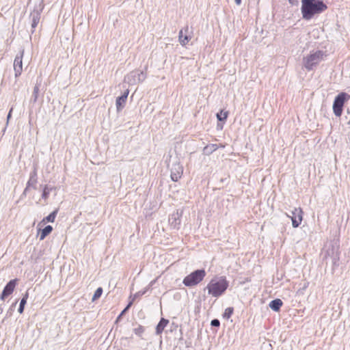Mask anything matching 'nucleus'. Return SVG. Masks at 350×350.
<instances>
[{
    "label": "nucleus",
    "mask_w": 350,
    "mask_h": 350,
    "mask_svg": "<svg viewBox=\"0 0 350 350\" xmlns=\"http://www.w3.org/2000/svg\"><path fill=\"white\" fill-rule=\"evenodd\" d=\"M228 111H224L223 110L220 111V112L217 113V118L219 120H226L228 118Z\"/></svg>",
    "instance_id": "nucleus-19"
},
{
    "label": "nucleus",
    "mask_w": 350,
    "mask_h": 350,
    "mask_svg": "<svg viewBox=\"0 0 350 350\" xmlns=\"http://www.w3.org/2000/svg\"><path fill=\"white\" fill-rule=\"evenodd\" d=\"M183 175V169L180 166L178 165L171 172V178L173 181H178Z\"/></svg>",
    "instance_id": "nucleus-10"
},
{
    "label": "nucleus",
    "mask_w": 350,
    "mask_h": 350,
    "mask_svg": "<svg viewBox=\"0 0 350 350\" xmlns=\"http://www.w3.org/2000/svg\"><path fill=\"white\" fill-rule=\"evenodd\" d=\"M39 21H40L39 14H37L36 16H33V20H32V24H31V26L33 28H35L38 25Z\"/></svg>",
    "instance_id": "nucleus-22"
},
{
    "label": "nucleus",
    "mask_w": 350,
    "mask_h": 350,
    "mask_svg": "<svg viewBox=\"0 0 350 350\" xmlns=\"http://www.w3.org/2000/svg\"><path fill=\"white\" fill-rule=\"evenodd\" d=\"M191 32L189 31V27L186 26L184 29H180L178 33V41L183 46H185L191 39Z\"/></svg>",
    "instance_id": "nucleus-7"
},
{
    "label": "nucleus",
    "mask_w": 350,
    "mask_h": 350,
    "mask_svg": "<svg viewBox=\"0 0 350 350\" xmlns=\"http://www.w3.org/2000/svg\"><path fill=\"white\" fill-rule=\"evenodd\" d=\"M349 96L345 92L340 93L336 98L333 104V111L334 114L340 117L343 111V107L346 100Z\"/></svg>",
    "instance_id": "nucleus-5"
},
{
    "label": "nucleus",
    "mask_w": 350,
    "mask_h": 350,
    "mask_svg": "<svg viewBox=\"0 0 350 350\" xmlns=\"http://www.w3.org/2000/svg\"><path fill=\"white\" fill-rule=\"evenodd\" d=\"M292 215H288L291 217L292 221V225L294 228H297L301 224L303 220L304 212L301 208H295L291 212Z\"/></svg>",
    "instance_id": "nucleus-6"
},
{
    "label": "nucleus",
    "mask_w": 350,
    "mask_h": 350,
    "mask_svg": "<svg viewBox=\"0 0 350 350\" xmlns=\"http://www.w3.org/2000/svg\"><path fill=\"white\" fill-rule=\"evenodd\" d=\"M282 304L283 303L281 299H275L270 302L269 306L272 310L275 311H278L280 309Z\"/></svg>",
    "instance_id": "nucleus-13"
},
{
    "label": "nucleus",
    "mask_w": 350,
    "mask_h": 350,
    "mask_svg": "<svg viewBox=\"0 0 350 350\" xmlns=\"http://www.w3.org/2000/svg\"><path fill=\"white\" fill-rule=\"evenodd\" d=\"M24 51H23L20 55H16L14 61V70L15 77H19L23 71V58Z\"/></svg>",
    "instance_id": "nucleus-9"
},
{
    "label": "nucleus",
    "mask_w": 350,
    "mask_h": 350,
    "mask_svg": "<svg viewBox=\"0 0 350 350\" xmlns=\"http://www.w3.org/2000/svg\"><path fill=\"white\" fill-rule=\"evenodd\" d=\"M12 111V109H11L10 111H9V113H8V119H9L11 117Z\"/></svg>",
    "instance_id": "nucleus-27"
},
{
    "label": "nucleus",
    "mask_w": 350,
    "mask_h": 350,
    "mask_svg": "<svg viewBox=\"0 0 350 350\" xmlns=\"http://www.w3.org/2000/svg\"><path fill=\"white\" fill-rule=\"evenodd\" d=\"M326 56L325 53L322 51H317L314 53H310L304 58V64L305 68L310 70L313 67L318 65Z\"/></svg>",
    "instance_id": "nucleus-3"
},
{
    "label": "nucleus",
    "mask_w": 350,
    "mask_h": 350,
    "mask_svg": "<svg viewBox=\"0 0 350 350\" xmlns=\"http://www.w3.org/2000/svg\"><path fill=\"white\" fill-rule=\"evenodd\" d=\"M133 301H134V299H132V300L129 303L127 306L122 311L120 316L123 315L130 308V307L132 306V304L133 303Z\"/></svg>",
    "instance_id": "nucleus-24"
},
{
    "label": "nucleus",
    "mask_w": 350,
    "mask_h": 350,
    "mask_svg": "<svg viewBox=\"0 0 350 350\" xmlns=\"http://www.w3.org/2000/svg\"><path fill=\"white\" fill-rule=\"evenodd\" d=\"M129 93V90H126L124 92V93L123 94V95H122L121 96L118 97L116 99V107H117L118 110H120V100H122V103H125L126 101Z\"/></svg>",
    "instance_id": "nucleus-15"
},
{
    "label": "nucleus",
    "mask_w": 350,
    "mask_h": 350,
    "mask_svg": "<svg viewBox=\"0 0 350 350\" xmlns=\"http://www.w3.org/2000/svg\"><path fill=\"white\" fill-rule=\"evenodd\" d=\"M103 293V288L101 287L98 288L92 297V301H94L100 297Z\"/></svg>",
    "instance_id": "nucleus-20"
},
{
    "label": "nucleus",
    "mask_w": 350,
    "mask_h": 350,
    "mask_svg": "<svg viewBox=\"0 0 350 350\" xmlns=\"http://www.w3.org/2000/svg\"><path fill=\"white\" fill-rule=\"evenodd\" d=\"M288 2H289V3L291 5H297L298 4V1L297 0H288Z\"/></svg>",
    "instance_id": "nucleus-26"
},
{
    "label": "nucleus",
    "mask_w": 350,
    "mask_h": 350,
    "mask_svg": "<svg viewBox=\"0 0 350 350\" xmlns=\"http://www.w3.org/2000/svg\"><path fill=\"white\" fill-rule=\"evenodd\" d=\"M53 230L51 226H46L43 228L40 233V240H44L46 236H48Z\"/></svg>",
    "instance_id": "nucleus-14"
},
{
    "label": "nucleus",
    "mask_w": 350,
    "mask_h": 350,
    "mask_svg": "<svg viewBox=\"0 0 350 350\" xmlns=\"http://www.w3.org/2000/svg\"><path fill=\"white\" fill-rule=\"evenodd\" d=\"M229 286L228 281L225 276L213 278L207 284L206 288L208 293L214 297L223 295Z\"/></svg>",
    "instance_id": "nucleus-2"
},
{
    "label": "nucleus",
    "mask_w": 350,
    "mask_h": 350,
    "mask_svg": "<svg viewBox=\"0 0 350 350\" xmlns=\"http://www.w3.org/2000/svg\"><path fill=\"white\" fill-rule=\"evenodd\" d=\"M211 324L212 326L219 327L220 325V322L218 319H213L212 320Z\"/></svg>",
    "instance_id": "nucleus-25"
},
{
    "label": "nucleus",
    "mask_w": 350,
    "mask_h": 350,
    "mask_svg": "<svg viewBox=\"0 0 350 350\" xmlns=\"http://www.w3.org/2000/svg\"><path fill=\"white\" fill-rule=\"evenodd\" d=\"M124 104L125 103H122V100H120V109H121L124 107Z\"/></svg>",
    "instance_id": "nucleus-28"
},
{
    "label": "nucleus",
    "mask_w": 350,
    "mask_h": 350,
    "mask_svg": "<svg viewBox=\"0 0 350 350\" xmlns=\"http://www.w3.org/2000/svg\"><path fill=\"white\" fill-rule=\"evenodd\" d=\"M206 276V271L204 269H198L187 275L183 281L186 286H193L200 283Z\"/></svg>",
    "instance_id": "nucleus-4"
},
{
    "label": "nucleus",
    "mask_w": 350,
    "mask_h": 350,
    "mask_svg": "<svg viewBox=\"0 0 350 350\" xmlns=\"http://www.w3.org/2000/svg\"><path fill=\"white\" fill-rule=\"evenodd\" d=\"M29 297V293L28 292H26L24 295H23V297L22 298V299L21 300V303H20V306H19V308H18V312L20 314H22L24 311V308H25V306L27 303V299Z\"/></svg>",
    "instance_id": "nucleus-16"
},
{
    "label": "nucleus",
    "mask_w": 350,
    "mask_h": 350,
    "mask_svg": "<svg viewBox=\"0 0 350 350\" xmlns=\"http://www.w3.org/2000/svg\"><path fill=\"white\" fill-rule=\"evenodd\" d=\"M144 328L142 325H139L138 327H137L134 329V332L137 335H141L142 334L144 333Z\"/></svg>",
    "instance_id": "nucleus-23"
},
{
    "label": "nucleus",
    "mask_w": 350,
    "mask_h": 350,
    "mask_svg": "<svg viewBox=\"0 0 350 350\" xmlns=\"http://www.w3.org/2000/svg\"><path fill=\"white\" fill-rule=\"evenodd\" d=\"M234 312V308L232 307H228L225 309L223 314V317L226 319H229Z\"/></svg>",
    "instance_id": "nucleus-18"
},
{
    "label": "nucleus",
    "mask_w": 350,
    "mask_h": 350,
    "mask_svg": "<svg viewBox=\"0 0 350 350\" xmlns=\"http://www.w3.org/2000/svg\"><path fill=\"white\" fill-rule=\"evenodd\" d=\"M17 282H18V280L17 279H14V280H10L7 284L6 286L4 287L2 293H1V300H5V299L8 297L9 295H10L11 294L13 293L15 288H16V286L17 284Z\"/></svg>",
    "instance_id": "nucleus-8"
},
{
    "label": "nucleus",
    "mask_w": 350,
    "mask_h": 350,
    "mask_svg": "<svg viewBox=\"0 0 350 350\" xmlns=\"http://www.w3.org/2000/svg\"><path fill=\"white\" fill-rule=\"evenodd\" d=\"M50 191H51V189H49L46 185L44 187V189H43V192H42V198L44 199H47L49 196V194H50Z\"/></svg>",
    "instance_id": "nucleus-21"
},
{
    "label": "nucleus",
    "mask_w": 350,
    "mask_h": 350,
    "mask_svg": "<svg viewBox=\"0 0 350 350\" xmlns=\"http://www.w3.org/2000/svg\"><path fill=\"white\" fill-rule=\"evenodd\" d=\"M224 147H225V145H223V144L217 145V144H209V145L206 146L204 148V152L206 154H211L213 152L215 151L219 148H223Z\"/></svg>",
    "instance_id": "nucleus-11"
},
{
    "label": "nucleus",
    "mask_w": 350,
    "mask_h": 350,
    "mask_svg": "<svg viewBox=\"0 0 350 350\" xmlns=\"http://www.w3.org/2000/svg\"><path fill=\"white\" fill-rule=\"evenodd\" d=\"M57 210H55L51 214H49L48 216L44 217L42 220V222L44 223V224H45L46 222H52V223L54 222L55 219V217L57 216Z\"/></svg>",
    "instance_id": "nucleus-17"
},
{
    "label": "nucleus",
    "mask_w": 350,
    "mask_h": 350,
    "mask_svg": "<svg viewBox=\"0 0 350 350\" xmlns=\"http://www.w3.org/2000/svg\"><path fill=\"white\" fill-rule=\"evenodd\" d=\"M169 321L162 318L156 327V332L157 334H161L164 330L165 327L167 325Z\"/></svg>",
    "instance_id": "nucleus-12"
},
{
    "label": "nucleus",
    "mask_w": 350,
    "mask_h": 350,
    "mask_svg": "<svg viewBox=\"0 0 350 350\" xmlns=\"http://www.w3.org/2000/svg\"><path fill=\"white\" fill-rule=\"evenodd\" d=\"M323 0H302L301 14L305 20H310L314 15L319 14L327 10Z\"/></svg>",
    "instance_id": "nucleus-1"
},
{
    "label": "nucleus",
    "mask_w": 350,
    "mask_h": 350,
    "mask_svg": "<svg viewBox=\"0 0 350 350\" xmlns=\"http://www.w3.org/2000/svg\"><path fill=\"white\" fill-rule=\"evenodd\" d=\"M235 2L237 5H240L241 4V0H235Z\"/></svg>",
    "instance_id": "nucleus-29"
}]
</instances>
